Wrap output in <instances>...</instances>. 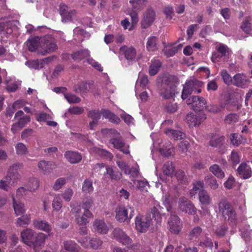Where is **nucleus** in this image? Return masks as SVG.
I'll use <instances>...</instances> for the list:
<instances>
[{
    "label": "nucleus",
    "mask_w": 252,
    "mask_h": 252,
    "mask_svg": "<svg viewBox=\"0 0 252 252\" xmlns=\"http://www.w3.org/2000/svg\"><path fill=\"white\" fill-rule=\"evenodd\" d=\"M107 136L109 138V143L113 145V147L124 154L127 155L130 152L129 146L126 147V144L122 136L118 131L114 129L107 130Z\"/></svg>",
    "instance_id": "obj_1"
},
{
    "label": "nucleus",
    "mask_w": 252,
    "mask_h": 252,
    "mask_svg": "<svg viewBox=\"0 0 252 252\" xmlns=\"http://www.w3.org/2000/svg\"><path fill=\"white\" fill-rule=\"evenodd\" d=\"M219 212L225 220L232 222L236 220V212L232 204L226 199H221L218 203Z\"/></svg>",
    "instance_id": "obj_2"
},
{
    "label": "nucleus",
    "mask_w": 252,
    "mask_h": 252,
    "mask_svg": "<svg viewBox=\"0 0 252 252\" xmlns=\"http://www.w3.org/2000/svg\"><path fill=\"white\" fill-rule=\"evenodd\" d=\"M71 213L75 215L76 223L79 225H85L89 222V219L93 217V214L90 210L82 211L80 205L71 204Z\"/></svg>",
    "instance_id": "obj_3"
},
{
    "label": "nucleus",
    "mask_w": 252,
    "mask_h": 252,
    "mask_svg": "<svg viewBox=\"0 0 252 252\" xmlns=\"http://www.w3.org/2000/svg\"><path fill=\"white\" fill-rule=\"evenodd\" d=\"M203 83L196 79L187 81L183 86L181 97L183 100L187 99L191 94H199L202 91Z\"/></svg>",
    "instance_id": "obj_4"
},
{
    "label": "nucleus",
    "mask_w": 252,
    "mask_h": 252,
    "mask_svg": "<svg viewBox=\"0 0 252 252\" xmlns=\"http://www.w3.org/2000/svg\"><path fill=\"white\" fill-rule=\"evenodd\" d=\"M22 166V163L17 162L13 164L9 167L7 174L3 180L9 186L17 183L20 178V175L17 170L21 169Z\"/></svg>",
    "instance_id": "obj_5"
},
{
    "label": "nucleus",
    "mask_w": 252,
    "mask_h": 252,
    "mask_svg": "<svg viewBox=\"0 0 252 252\" xmlns=\"http://www.w3.org/2000/svg\"><path fill=\"white\" fill-rule=\"evenodd\" d=\"M176 92V85L171 81L170 77L166 78L162 85V88L160 90V95L165 99H169L174 96Z\"/></svg>",
    "instance_id": "obj_6"
},
{
    "label": "nucleus",
    "mask_w": 252,
    "mask_h": 252,
    "mask_svg": "<svg viewBox=\"0 0 252 252\" xmlns=\"http://www.w3.org/2000/svg\"><path fill=\"white\" fill-rule=\"evenodd\" d=\"M111 237L126 246V247L129 248L131 246L132 240L123 229L119 227H116L113 230L111 234Z\"/></svg>",
    "instance_id": "obj_7"
},
{
    "label": "nucleus",
    "mask_w": 252,
    "mask_h": 252,
    "mask_svg": "<svg viewBox=\"0 0 252 252\" xmlns=\"http://www.w3.org/2000/svg\"><path fill=\"white\" fill-rule=\"evenodd\" d=\"M152 219L148 216H144L138 214L135 219L136 230L141 233H145L149 229L151 223Z\"/></svg>",
    "instance_id": "obj_8"
},
{
    "label": "nucleus",
    "mask_w": 252,
    "mask_h": 252,
    "mask_svg": "<svg viewBox=\"0 0 252 252\" xmlns=\"http://www.w3.org/2000/svg\"><path fill=\"white\" fill-rule=\"evenodd\" d=\"M186 103L188 105H191L194 111L202 112V110L206 108L207 101L203 97L192 95L187 100Z\"/></svg>",
    "instance_id": "obj_9"
},
{
    "label": "nucleus",
    "mask_w": 252,
    "mask_h": 252,
    "mask_svg": "<svg viewBox=\"0 0 252 252\" xmlns=\"http://www.w3.org/2000/svg\"><path fill=\"white\" fill-rule=\"evenodd\" d=\"M41 50L39 53L42 55H46L53 52L57 48L53 39L49 37H45L43 38L40 42Z\"/></svg>",
    "instance_id": "obj_10"
},
{
    "label": "nucleus",
    "mask_w": 252,
    "mask_h": 252,
    "mask_svg": "<svg viewBox=\"0 0 252 252\" xmlns=\"http://www.w3.org/2000/svg\"><path fill=\"white\" fill-rule=\"evenodd\" d=\"M206 119L203 112H196L188 114L186 120L189 126H198Z\"/></svg>",
    "instance_id": "obj_11"
},
{
    "label": "nucleus",
    "mask_w": 252,
    "mask_h": 252,
    "mask_svg": "<svg viewBox=\"0 0 252 252\" xmlns=\"http://www.w3.org/2000/svg\"><path fill=\"white\" fill-rule=\"evenodd\" d=\"M179 208L181 211L190 215H195L197 212V209L192 203L185 197L179 199Z\"/></svg>",
    "instance_id": "obj_12"
},
{
    "label": "nucleus",
    "mask_w": 252,
    "mask_h": 252,
    "mask_svg": "<svg viewBox=\"0 0 252 252\" xmlns=\"http://www.w3.org/2000/svg\"><path fill=\"white\" fill-rule=\"evenodd\" d=\"M168 223L170 231L175 234H178L183 227L182 222L176 215L171 214L168 220Z\"/></svg>",
    "instance_id": "obj_13"
},
{
    "label": "nucleus",
    "mask_w": 252,
    "mask_h": 252,
    "mask_svg": "<svg viewBox=\"0 0 252 252\" xmlns=\"http://www.w3.org/2000/svg\"><path fill=\"white\" fill-rule=\"evenodd\" d=\"M156 14L154 10L151 8L148 9L145 12L141 21V27L146 29L151 25L155 19Z\"/></svg>",
    "instance_id": "obj_14"
},
{
    "label": "nucleus",
    "mask_w": 252,
    "mask_h": 252,
    "mask_svg": "<svg viewBox=\"0 0 252 252\" xmlns=\"http://www.w3.org/2000/svg\"><path fill=\"white\" fill-rule=\"evenodd\" d=\"M115 212L116 219L120 222H125L127 219L130 220L134 215L133 211H131L128 218L127 210L124 207L117 208Z\"/></svg>",
    "instance_id": "obj_15"
},
{
    "label": "nucleus",
    "mask_w": 252,
    "mask_h": 252,
    "mask_svg": "<svg viewBox=\"0 0 252 252\" xmlns=\"http://www.w3.org/2000/svg\"><path fill=\"white\" fill-rule=\"evenodd\" d=\"M37 167L41 172L47 174L51 173L56 168L57 165L52 161L42 160L38 163Z\"/></svg>",
    "instance_id": "obj_16"
},
{
    "label": "nucleus",
    "mask_w": 252,
    "mask_h": 252,
    "mask_svg": "<svg viewBox=\"0 0 252 252\" xmlns=\"http://www.w3.org/2000/svg\"><path fill=\"white\" fill-rule=\"evenodd\" d=\"M35 234L33 230L27 228L21 232V238L23 243L27 245L32 246Z\"/></svg>",
    "instance_id": "obj_17"
},
{
    "label": "nucleus",
    "mask_w": 252,
    "mask_h": 252,
    "mask_svg": "<svg viewBox=\"0 0 252 252\" xmlns=\"http://www.w3.org/2000/svg\"><path fill=\"white\" fill-rule=\"evenodd\" d=\"M94 231L100 234H106L109 230L108 226L103 220L96 219L93 223Z\"/></svg>",
    "instance_id": "obj_18"
},
{
    "label": "nucleus",
    "mask_w": 252,
    "mask_h": 252,
    "mask_svg": "<svg viewBox=\"0 0 252 252\" xmlns=\"http://www.w3.org/2000/svg\"><path fill=\"white\" fill-rule=\"evenodd\" d=\"M224 140L225 137L224 136L213 134L209 141V145L212 147L222 149L224 147Z\"/></svg>",
    "instance_id": "obj_19"
},
{
    "label": "nucleus",
    "mask_w": 252,
    "mask_h": 252,
    "mask_svg": "<svg viewBox=\"0 0 252 252\" xmlns=\"http://www.w3.org/2000/svg\"><path fill=\"white\" fill-rule=\"evenodd\" d=\"M237 173L244 179L250 178L252 176V169L250 165L246 163H242L239 166Z\"/></svg>",
    "instance_id": "obj_20"
},
{
    "label": "nucleus",
    "mask_w": 252,
    "mask_h": 252,
    "mask_svg": "<svg viewBox=\"0 0 252 252\" xmlns=\"http://www.w3.org/2000/svg\"><path fill=\"white\" fill-rule=\"evenodd\" d=\"M104 176H108L112 180L118 181L122 178V174L116 167L107 166Z\"/></svg>",
    "instance_id": "obj_21"
},
{
    "label": "nucleus",
    "mask_w": 252,
    "mask_h": 252,
    "mask_svg": "<svg viewBox=\"0 0 252 252\" xmlns=\"http://www.w3.org/2000/svg\"><path fill=\"white\" fill-rule=\"evenodd\" d=\"M120 52L123 54L127 60H133L136 56V51L132 46L128 47L126 46H122L120 48Z\"/></svg>",
    "instance_id": "obj_22"
},
{
    "label": "nucleus",
    "mask_w": 252,
    "mask_h": 252,
    "mask_svg": "<svg viewBox=\"0 0 252 252\" xmlns=\"http://www.w3.org/2000/svg\"><path fill=\"white\" fill-rule=\"evenodd\" d=\"M92 84L89 82H81L74 87V91L76 93L82 94H87L91 89Z\"/></svg>",
    "instance_id": "obj_23"
},
{
    "label": "nucleus",
    "mask_w": 252,
    "mask_h": 252,
    "mask_svg": "<svg viewBox=\"0 0 252 252\" xmlns=\"http://www.w3.org/2000/svg\"><path fill=\"white\" fill-rule=\"evenodd\" d=\"M64 156L68 161L72 164L78 163L82 159L81 155L76 152L67 151L65 153Z\"/></svg>",
    "instance_id": "obj_24"
},
{
    "label": "nucleus",
    "mask_w": 252,
    "mask_h": 252,
    "mask_svg": "<svg viewBox=\"0 0 252 252\" xmlns=\"http://www.w3.org/2000/svg\"><path fill=\"white\" fill-rule=\"evenodd\" d=\"M162 63L158 59H153L151 62V64L149 68V74L150 76H154L159 71Z\"/></svg>",
    "instance_id": "obj_25"
},
{
    "label": "nucleus",
    "mask_w": 252,
    "mask_h": 252,
    "mask_svg": "<svg viewBox=\"0 0 252 252\" xmlns=\"http://www.w3.org/2000/svg\"><path fill=\"white\" fill-rule=\"evenodd\" d=\"M90 56V51L88 49H81L71 54V57L74 61H80Z\"/></svg>",
    "instance_id": "obj_26"
},
{
    "label": "nucleus",
    "mask_w": 252,
    "mask_h": 252,
    "mask_svg": "<svg viewBox=\"0 0 252 252\" xmlns=\"http://www.w3.org/2000/svg\"><path fill=\"white\" fill-rule=\"evenodd\" d=\"M101 115L104 118L108 119L113 123L118 124L121 121L120 119L117 115L108 110L102 109Z\"/></svg>",
    "instance_id": "obj_27"
},
{
    "label": "nucleus",
    "mask_w": 252,
    "mask_h": 252,
    "mask_svg": "<svg viewBox=\"0 0 252 252\" xmlns=\"http://www.w3.org/2000/svg\"><path fill=\"white\" fill-rule=\"evenodd\" d=\"M46 237V235L42 233H39L36 235L35 234L32 245H33L35 251H37L40 247L44 244Z\"/></svg>",
    "instance_id": "obj_28"
},
{
    "label": "nucleus",
    "mask_w": 252,
    "mask_h": 252,
    "mask_svg": "<svg viewBox=\"0 0 252 252\" xmlns=\"http://www.w3.org/2000/svg\"><path fill=\"white\" fill-rule=\"evenodd\" d=\"M13 206L16 216L22 215L26 211L24 205L20 200H16L12 196Z\"/></svg>",
    "instance_id": "obj_29"
},
{
    "label": "nucleus",
    "mask_w": 252,
    "mask_h": 252,
    "mask_svg": "<svg viewBox=\"0 0 252 252\" xmlns=\"http://www.w3.org/2000/svg\"><path fill=\"white\" fill-rule=\"evenodd\" d=\"M34 226L37 229L43 230L47 233H50L51 231V227L49 223L44 220H37L34 221Z\"/></svg>",
    "instance_id": "obj_30"
},
{
    "label": "nucleus",
    "mask_w": 252,
    "mask_h": 252,
    "mask_svg": "<svg viewBox=\"0 0 252 252\" xmlns=\"http://www.w3.org/2000/svg\"><path fill=\"white\" fill-rule=\"evenodd\" d=\"M158 38L153 36L148 37L146 43V48L148 51H155L158 50Z\"/></svg>",
    "instance_id": "obj_31"
},
{
    "label": "nucleus",
    "mask_w": 252,
    "mask_h": 252,
    "mask_svg": "<svg viewBox=\"0 0 252 252\" xmlns=\"http://www.w3.org/2000/svg\"><path fill=\"white\" fill-rule=\"evenodd\" d=\"M39 43V38L38 37H34L28 39L27 41L28 50L32 52H35L37 49Z\"/></svg>",
    "instance_id": "obj_32"
},
{
    "label": "nucleus",
    "mask_w": 252,
    "mask_h": 252,
    "mask_svg": "<svg viewBox=\"0 0 252 252\" xmlns=\"http://www.w3.org/2000/svg\"><path fill=\"white\" fill-rule=\"evenodd\" d=\"M165 132L169 137L173 138L174 140L182 139L185 137V134L179 130L167 129Z\"/></svg>",
    "instance_id": "obj_33"
},
{
    "label": "nucleus",
    "mask_w": 252,
    "mask_h": 252,
    "mask_svg": "<svg viewBox=\"0 0 252 252\" xmlns=\"http://www.w3.org/2000/svg\"><path fill=\"white\" fill-rule=\"evenodd\" d=\"M199 199L200 203L205 205H208L211 204L212 199L206 190H202L198 194Z\"/></svg>",
    "instance_id": "obj_34"
},
{
    "label": "nucleus",
    "mask_w": 252,
    "mask_h": 252,
    "mask_svg": "<svg viewBox=\"0 0 252 252\" xmlns=\"http://www.w3.org/2000/svg\"><path fill=\"white\" fill-rule=\"evenodd\" d=\"M209 170L218 178L222 179L224 177V173L221 168L217 164L211 165Z\"/></svg>",
    "instance_id": "obj_35"
},
{
    "label": "nucleus",
    "mask_w": 252,
    "mask_h": 252,
    "mask_svg": "<svg viewBox=\"0 0 252 252\" xmlns=\"http://www.w3.org/2000/svg\"><path fill=\"white\" fill-rule=\"evenodd\" d=\"M233 79L234 84L238 87H243L246 84V77L243 74H236L234 76Z\"/></svg>",
    "instance_id": "obj_36"
},
{
    "label": "nucleus",
    "mask_w": 252,
    "mask_h": 252,
    "mask_svg": "<svg viewBox=\"0 0 252 252\" xmlns=\"http://www.w3.org/2000/svg\"><path fill=\"white\" fill-rule=\"evenodd\" d=\"M103 241L98 237L92 238L89 240V246L93 250H99L101 248Z\"/></svg>",
    "instance_id": "obj_37"
},
{
    "label": "nucleus",
    "mask_w": 252,
    "mask_h": 252,
    "mask_svg": "<svg viewBox=\"0 0 252 252\" xmlns=\"http://www.w3.org/2000/svg\"><path fill=\"white\" fill-rule=\"evenodd\" d=\"M30 215H22L17 219L16 224L17 226L26 227L30 223Z\"/></svg>",
    "instance_id": "obj_38"
},
{
    "label": "nucleus",
    "mask_w": 252,
    "mask_h": 252,
    "mask_svg": "<svg viewBox=\"0 0 252 252\" xmlns=\"http://www.w3.org/2000/svg\"><path fill=\"white\" fill-rule=\"evenodd\" d=\"M163 173L168 176L172 177L174 171L173 163L171 161H167L164 163L162 167Z\"/></svg>",
    "instance_id": "obj_39"
},
{
    "label": "nucleus",
    "mask_w": 252,
    "mask_h": 252,
    "mask_svg": "<svg viewBox=\"0 0 252 252\" xmlns=\"http://www.w3.org/2000/svg\"><path fill=\"white\" fill-rule=\"evenodd\" d=\"M147 0H130L132 8L134 10L141 11L145 5Z\"/></svg>",
    "instance_id": "obj_40"
},
{
    "label": "nucleus",
    "mask_w": 252,
    "mask_h": 252,
    "mask_svg": "<svg viewBox=\"0 0 252 252\" xmlns=\"http://www.w3.org/2000/svg\"><path fill=\"white\" fill-rule=\"evenodd\" d=\"M83 192L90 193L93 192L94 187L93 181L91 179H85L82 184V188Z\"/></svg>",
    "instance_id": "obj_41"
},
{
    "label": "nucleus",
    "mask_w": 252,
    "mask_h": 252,
    "mask_svg": "<svg viewBox=\"0 0 252 252\" xmlns=\"http://www.w3.org/2000/svg\"><path fill=\"white\" fill-rule=\"evenodd\" d=\"M16 153L18 156L26 155L28 152V148L25 144L22 142H19L15 145Z\"/></svg>",
    "instance_id": "obj_42"
},
{
    "label": "nucleus",
    "mask_w": 252,
    "mask_h": 252,
    "mask_svg": "<svg viewBox=\"0 0 252 252\" xmlns=\"http://www.w3.org/2000/svg\"><path fill=\"white\" fill-rule=\"evenodd\" d=\"M52 205L53 210L56 211H59L62 208L63 203L60 194H58L54 197Z\"/></svg>",
    "instance_id": "obj_43"
},
{
    "label": "nucleus",
    "mask_w": 252,
    "mask_h": 252,
    "mask_svg": "<svg viewBox=\"0 0 252 252\" xmlns=\"http://www.w3.org/2000/svg\"><path fill=\"white\" fill-rule=\"evenodd\" d=\"M204 183L201 181H198L193 183V188L190 191V194H195L197 193H199V192L204 189Z\"/></svg>",
    "instance_id": "obj_44"
},
{
    "label": "nucleus",
    "mask_w": 252,
    "mask_h": 252,
    "mask_svg": "<svg viewBox=\"0 0 252 252\" xmlns=\"http://www.w3.org/2000/svg\"><path fill=\"white\" fill-rule=\"evenodd\" d=\"M228 230V227L225 224L218 225L215 229L216 235L219 237H224Z\"/></svg>",
    "instance_id": "obj_45"
},
{
    "label": "nucleus",
    "mask_w": 252,
    "mask_h": 252,
    "mask_svg": "<svg viewBox=\"0 0 252 252\" xmlns=\"http://www.w3.org/2000/svg\"><path fill=\"white\" fill-rule=\"evenodd\" d=\"M175 175L179 183L186 184L187 183L188 179L184 171L178 170L175 172Z\"/></svg>",
    "instance_id": "obj_46"
},
{
    "label": "nucleus",
    "mask_w": 252,
    "mask_h": 252,
    "mask_svg": "<svg viewBox=\"0 0 252 252\" xmlns=\"http://www.w3.org/2000/svg\"><path fill=\"white\" fill-rule=\"evenodd\" d=\"M225 107V105L223 104H220L219 105H210L206 106V109L210 112L214 113H217L220 112Z\"/></svg>",
    "instance_id": "obj_47"
},
{
    "label": "nucleus",
    "mask_w": 252,
    "mask_h": 252,
    "mask_svg": "<svg viewBox=\"0 0 252 252\" xmlns=\"http://www.w3.org/2000/svg\"><path fill=\"white\" fill-rule=\"evenodd\" d=\"M146 216L150 217L152 219H155L158 221L161 219V215L157 207L154 206L151 209V211Z\"/></svg>",
    "instance_id": "obj_48"
},
{
    "label": "nucleus",
    "mask_w": 252,
    "mask_h": 252,
    "mask_svg": "<svg viewBox=\"0 0 252 252\" xmlns=\"http://www.w3.org/2000/svg\"><path fill=\"white\" fill-rule=\"evenodd\" d=\"M202 232V229L200 226H196L192 229L189 234V240L198 237Z\"/></svg>",
    "instance_id": "obj_49"
},
{
    "label": "nucleus",
    "mask_w": 252,
    "mask_h": 252,
    "mask_svg": "<svg viewBox=\"0 0 252 252\" xmlns=\"http://www.w3.org/2000/svg\"><path fill=\"white\" fill-rule=\"evenodd\" d=\"M206 182L209 187L213 189H216L219 187V184L216 179L213 176L206 177L205 178Z\"/></svg>",
    "instance_id": "obj_50"
},
{
    "label": "nucleus",
    "mask_w": 252,
    "mask_h": 252,
    "mask_svg": "<svg viewBox=\"0 0 252 252\" xmlns=\"http://www.w3.org/2000/svg\"><path fill=\"white\" fill-rule=\"evenodd\" d=\"M101 116V111L98 110H90L88 112V116L93 120L98 121Z\"/></svg>",
    "instance_id": "obj_51"
},
{
    "label": "nucleus",
    "mask_w": 252,
    "mask_h": 252,
    "mask_svg": "<svg viewBox=\"0 0 252 252\" xmlns=\"http://www.w3.org/2000/svg\"><path fill=\"white\" fill-rule=\"evenodd\" d=\"M238 121V116L236 114L230 113L227 115L224 119L226 124H230L235 123Z\"/></svg>",
    "instance_id": "obj_52"
},
{
    "label": "nucleus",
    "mask_w": 252,
    "mask_h": 252,
    "mask_svg": "<svg viewBox=\"0 0 252 252\" xmlns=\"http://www.w3.org/2000/svg\"><path fill=\"white\" fill-rule=\"evenodd\" d=\"M241 27L246 34H250L252 31V24L248 19H245L242 22Z\"/></svg>",
    "instance_id": "obj_53"
},
{
    "label": "nucleus",
    "mask_w": 252,
    "mask_h": 252,
    "mask_svg": "<svg viewBox=\"0 0 252 252\" xmlns=\"http://www.w3.org/2000/svg\"><path fill=\"white\" fill-rule=\"evenodd\" d=\"M64 97L69 103H78L81 101L80 97L71 94H64Z\"/></svg>",
    "instance_id": "obj_54"
},
{
    "label": "nucleus",
    "mask_w": 252,
    "mask_h": 252,
    "mask_svg": "<svg viewBox=\"0 0 252 252\" xmlns=\"http://www.w3.org/2000/svg\"><path fill=\"white\" fill-rule=\"evenodd\" d=\"M125 174L129 175L132 178H136L138 176L139 171L138 169L135 167H132L131 168L128 167L127 170H126Z\"/></svg>",
    "instance_id": "obj_55"
},
{
    "label": "nucleus",
    "mask_w": 252,
    "mask_h": 252,
    "mask_svg": "<svg viewBox=\"0 0 252 252\" xmlns=\"http://www.w3.org/2000/svg\"><path fill=\"white\" fill-rule=\"evenodd\" d=\"M73 194V191L70 188L67 189L62 194H60L61 197H62L67 202L69 201L71 199Z\"/></svg>",
    "instance_id": "obj_56"
},
{
    "label": "nucleus",
    "mask_w": 252,
    "mask_h": 252,
    "mask_svg": "<svg viewBox=\"0 0 252 252\" xmlns=\"http://www.w3.org/2000/svg\"><path fill=\"white\" fill-rule=\"evenodd\" d=\"M76 11L74 9L69 10L68 12L62 16V21L66 23L71 21L73 16L76 14Z\"/></svg>",
    "instance_id": "obj_57"
},
{
    "label": "nucleus",
    "mask_w": 252,
    "mask_h": 252,
    "mask_svg": "<svg viewBox=\"0 0 252 252\" xmlns=\"http://www.w3.org/2000/svg\"><path fill=\"white\" fill-rule=\"evenodd\" d=\"M221 76L225 84L229 85L231 83L232 78L226 69L221 71Z\"/></svg>",
    "instance_id": "obj_58"
},
{
    "label": "nucleus",
    "mask_w": 252,
    "mask_h": 252,
    "mask_svg": "<svg viewBox=\"0 0 252 252\" xmlns=\"http://www.w3.org/2000/svg\"><path fill=\"white\" fill-rule=\"evenodd\" d=\"M30 120L31 118L29 116H25L22 118H20L16 123L19 126V128H22Z\"/></svg>",
    "instance_id": "obj_59"
},
{
    "label": "nucleus",
    "mask_w": 252,
    "mask_h": 252,
    "mask_svg": "<svg viewBox=\"0 0 252 252\" xmlns=\"http://www.w3.org/2000/svg\"><path fill=\"white\" fill-rule=\"evenodd\" d=\"M66 183V179L64 178H60L58 179L53 186V189L55 190H58L61 189Z\"/></svg>",
    "instance_id": "obj_60"
},
{
    "label": "nucleus",
    "mask_w": 252,
    "mask_h": 252,
    "mask_svg": "<svg viewBox=\"0 0 252 252\" xmlns=\"http://www.w3.org/2000/svg\"><path fill=\"white\" fill-rule=\"evenodd\" d=\"M178 108V105L176 103H168L165 106V109L169 113H174L176 112Z\"/></svg>",
    "instance_id": "obj_61"
},
{
    "label": "nucleus",
    "mask_w": 252,
    "mask_h": 252,
    "mask_svg": "<svg viewBox=\"0 0 252 252\" xmlns=\"http://www.w3.org/2000/svg\"><path fill=\"white\" fill-rule=\"evenodd\" d=\"M29 184L28 190L30 191L36 189L39 186V181L37 179L32 180Z\"/></svg>",
    "instance_id": "obj_62"
},
{
    "label": "nucleus",
    "mask_w": 252,
    "mask_h": 252,
    "mask_svg": "<svg viewBox=\"0 0 252 252\" xmlns=\"http://www.w3.org/2000/svg\"><path fill=\"white\" fill-rule=\"evenodd\" d=\"M84 111V109L82 107L74 106L69 108L68 112L71 114L80 115L82 114Z\"/></svg>",
    "instance_id": "obj_63"
},
{
    "label": "nucleus",
    "mask_w": 252,
    "mask_h": 252,
    "mask_svg": "<svg viewBox=\"0 0 252 252\" xmlns=\"http://www.w3.org/2000/svg\"><path fill=\"white\" fill-rule=\"evenodd\" d=\"M218 89V85L215 80H212L208 82L207 86L208 91H216Z\"/></svg>",
    "instance_id": "obj_64"
}]
</instances>
